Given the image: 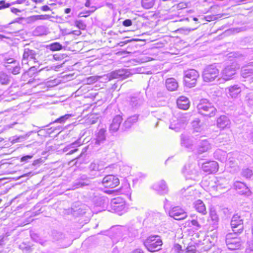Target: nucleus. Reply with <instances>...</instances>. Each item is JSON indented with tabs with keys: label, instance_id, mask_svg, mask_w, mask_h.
<instances>
[{
	"label": "nucleus",
	"instance_id": "f257e3e1",
	"mask_svg": "<svg viewBox=\"0 0 253 253\" xmlns=\"http://www.w3.org/2000/svg\"><path fill=\"white\" fill-rule=\"evenodd\" d=\"M198 113L201 115L208 117H214L217 112L214 106L206 99L201 100L197 105Z\"/></svg>",
	"mask_w": 253,
	"mask_h": 253
},
{
	"label": "nucleus",
	"instance_id": "f03ea898",
	"mask_svg": "<svg viewBox=\"0 0 253 253\" xmlns=\"http://www.w3.org/2000/svg\"><path fill=\"white\" fill-rule=\"evenodd\" d=\"M143 245L148 251L155 252L161 250L163 242L158 236H152L144 240Z\"/></svg>",
	"mask_w": 253,
	"mask_h": 253
},
{
	"label": "nucleus",
	"instance_id": "7ed1b4c3",
	"mask_svg": "<svg viewBox=\"0 0 253 253\" xmlns=\"http://www.w3.org/2000/svg\"><path fill=\"white\" fill-rule=\"evenodd\" d=\"M199 77V74L196 70L189 69L186 71L183 78L184 85L188 87L195 86Z\"/></svg>",
	"mask_w": 253,
	"mask_h": 253
},
{
	"label": "nucleus",
	"instance_id": "20e7f679",
	"mask_svg": "<svg viewBox=\"0 0 253 253\" xmlns=\"http://www.w3.org/2000/svg\"><path fill=\"white\" fill-rule=\"evenodd\" d=\"M219 75V70L214 65H210L206 67L202 74V78L204 82H211L213 81Z\"/></svg>",
	"mask_w": 253,
	"mask_h": 253
},
{
	"label": "nucleus",
	"instance_id": "39448f33",
	"mask_svg": "<svg viewBox=\"0 0 253 253\" xmlns=\"http://www.w3.org/2000/svg\"><path fill=\"white\" fill-rule=\"evenodd\" d=\"M199 166L196 163L189 162L182 169V172L190 176V178H194L199 174Z\"/></svg>",
	"mask_w": 253,
	"mask_h": 253
},
{
	"label": "nucleus",
	"instance_id": "423d86ee",
	"mask_svg": "<svg viewBox=\"0 0 253 253\" xmlns=\"http://www.w3.org/2000/svg\"><path fill=\"white\" fill-rule=\"evenodd\" d=\"M237 234H234L233 236L231 233L226 235V243L227 248L230 250H236L239 249L241 245L240 239L237 238Z\"/></svg>",
	"mask_w": 253,
	"mask_h": 253
},
{
	"label": "nucleus",
	"instance_id": "0eeeda50",
	"mask_svg": "<svg viewBox=\"0 0 253 253\" xmlns=\"http://www.w3.org/2000/svg\"><path fill=\"white\" fill-rule=\"evenodd\" d=\"M243 221L241 217L237 214H234L231 221V226L235 235L241 233L243 230Z\"/></svg>",
	"mask_w": 253,
	"mask_h": 253
},
{
	"label": "nucleus",
	"instance_id": "6e6552de",
	"mask_svg": "<svg viewBox=\"0 0 253 253\" xmlns=\"http://www.w3.org/2000/svg\"><path fill=\"white\" fill-rule=\"evenodd\" d=\"M169 215L177 220L184 219L187 216V213L183 209L179 207H174L171 208L169 212Z\"/></svg>",
	"mask_w": 253,
	"mask_h": 253
},
{
	"label": "nucleus",
	"instance_id": "1a4fd4ad",
	"mask_svg": "<svg viewBox=\"0 0 253 253\" xmlns=\"http://www.w3.org/2000/svg\"><path fill=\"white\" fill-rule=\"evenodd\" d=\"M36 55L37 53L35 51L29 48L25 49L22 60L23 65L29 66L32 60L34 61V62H37Z\"/></svg>",
	"mask_w": 253,
	"mask_h": 253
},
{
	"label": "nucleus",
	"instance_id": "9d476101",
	"mask_svg": "<svg viewBox=\"0 0 253 253\" xmlns=\"http://www.w3.org/2000/svg\"><path fill=\"white\" fill-rule=\"evenodd\" d=\"M111 206L112 210L120 214L126 208L125 201L120 197L115 198L111 200Z\"/></svg>",
	"mask_w": 253,
	"mask_h": 253
},
{
	"label": "nucleus",
	"instance_id": "9b49d317",
	"mask_svg": "<svg viewBox=\"0 0 253 253\" xmlns=\"http://www.w3.org/2000/svg\"><path fill=\"white\" fill-rule=\"evenodd\" d=\"M102 182L105 187L113 188L119 184L120 180L116 176L108 175L103 178Z\"/></svg>",
	"mask_w": 253,
	"mask_h": 253
},
{
	"label": "nucleus",
	"instance_id": "f8f14e48",
	"mask_svg": "<svg viewBox=\"0 0 253 253\" xmlns=\"http://www.w3.org/2000/svg\"><path fill=\"white\" fill-rule=\"evenodd\" d=\"M202 169L209 173H215L218 169V163L214 161H209L202 163Z\"/></svg>",
	"mask_w": 253,
	"mask_h": 253
},
{
	"label": "nucleus",
	"instance_id": "ddd939ff",
	"mask_svg": "<svg viewBox=\"0 0 253 253\" xmlns=\"http://www.w3.org/2000/svg\"><path fill=\"white\" fill-rule=\"evenodd\" d=\"M234 187L237 190H238L239 193L241 195L249 196L251 194L250 189L243 182L236 181L234 183Z\"/></svg>",
	"mask_w": 253,
	"mask_h": 253
},
{
	"label": "nucleus",
	"instance_id": "4468645a",
	"mask_svg": "<svg viewBox=\"0 0 253 253\" xmlns=\"http://www.w3.org/2000/svg\"><path fill=\"white\" fill-rule=\"evenodd\" d=\"M152 188L160 194H165L168 192V186L166 184V182L164 180H161L154 184L152 186Z\"/></svg>",
	"mask_w": 253,
	"mask_h": 253
},
{
	"label": "nucleus",
	"instance_id": "2eb2a0df",
	"mask_svg": "<svg viewBox=\"0 0 253 253\" xmlns=\"http://www.w3.org/2000/svg\"><path fill=\"white\" fill-rule=\"evenodd\" d=\"M177 107L181 110H186L190 107V103L188 98L185 96H180L176 100Z\"/></svg>",
	"mask_w": 253,
	"mask_h": 253
},
{
	"label": "nucleus",
	"instance_id": "dca6fc26",
	"mask_svg": "<svg viewBox=\"0 0 253 253\" xmlns=\"http://www.w3.org/2000/svg\"><path fill=\"white\" fill-rule=\"evenodd\" d=\"M216 125L218 128L223 129L229 128L231 122L230 120L226 116H221L217 119Z\"/></svg>",
	"mask_w": 253,
	"mask_h": 253
},
{
	"label": "nucleus",
	"instance_id": "f3484780",
	"mask_svg": "<svg viewBox=\"0 0 253 253\" xmlns=\"http://www.w3.org/2000/svg\"><path fill=\"white\" fill-rule=\"evenodd\" d=\"M235 74V70L229 67H225L221 72V77L225 81L230 80Z\"/></svg>",
	"mask_w": 253,
	"mask_h": 253
},
{
	"label": "nucleus",
	"instance_id": "a211bd4d",
	"mask_svg": "<svg viewBox=\"0 0 253 253\" xmlns=\"http://www.w3.org/2000/svg\"><path fill=\"white\" fill-rule=\"evenodd\" d=\"M166 86L169 90L172 91L177 89L178 84L174 79L169 78L166 81Z\"/></svg>",
	"mask_w": 253,
	"mask_h": 253
},
{
	"label": "nucleus",
	"instance_id": "6ab92c4d",
	"mask_svg": "<svg viewBox=\"0 0 253 253\" xmlns=\"http://www.w3.org/2000/svg\"><path fill=\"white\" fill-rule=\"evenodd\" d=\"M194 207L199 212L202 213L203 214L207 213L205 205L201 200H198L196 201L194 203Z\"/></svg>",
	"mask_w": 253,
	"mask_h": 253
},
{
	"label": "nucleus",
	"instance_id": "aec40b11",
	"mask_svg": "<svg viewBox=\"0 0 253 253\" xmlns=\"http://www.w3.org/2000/svg\"><path fill=\"white\" fill-rule=\"evenodd\" d=\"M228 91L229 95L232 97H235L241 92V89L238 85H234L229 87Z\"/></svg>",
	"mask_w": 253,
	"mask_h": 253
},
{
	"label": "nucleus",
	"instance_id": "412c9836",
	"mask_svg": "<svg viewBox=\"0 0 253 253\" xmlns=\"http://www.w3.org/2000/svg\"><path fill=\"white\" fill-rule=\"evenodd\" d=\"M181 194L182 196L189 199L190 197H192L194 194V191L193 190L192 187H188L186 189L183 188L180 191Z\"/></svg>",
	"mask_w": 253,
	"mask_h": 253
},
{
	"label": "nucleus",
	"instance_id": "4be33fe9",
	"mask_svg": "<svg viewBox=\"0 0 253 253\" xmlns=\"http://www.w3.org/2000/svg\"><path fill=\"white\" fill-rule=\"evenodd\" d=\"M210 145L207 140L202 141L198 148V153L202 154L207 152L209 149Z\"/></svg>",
	"mask_w": 253,
	"mask_h": 253
},
{
	"label": "nucleus",
	"instance_id": "5701e85b",
	"mask_svg": "<svg viewBox=\"0 0 253 253\" xmlns=\"http://www.w3.org/2000/svg\"><path fill=\"white\" fill-rule=\"evenodd\" d=\"M32 68H31L30 69V71H28V72H25L24 75H23V78H24V81H27V84H32L33 83H34L36 80V79H35L34 78H33L32 79H30L29 80H28V78L29 77H35L36 75L37 74V73L35 72V73H31V70L32 69Z\"/></svg>",
	"mask_w": 253,
	"mask_h": 253
},
{
	"label": "nucleus",
	"instance_id": "b1692460",
	"mask_svg": "<svg viewBox=\"0 0 253 253\" xmlns=\"http://www.w3.org/2000/svg\"><path fill=\"white\" fill-rule=\"evenodd\" d=\"M157 0H141V5L146 9H149L153 7Z\"/></svg>",
	"mask_w": 253,
	"mask_h": 253
},
{
	"label": "nucleus",
	"instance_id": "393cba45",
	"mask_svg": "<svg viewBox=\"0 0 253 253\" xmlns=\"http://www.w3.org/2000/svg\"><path fill=\"white\" fill-rule=\"evenodd\" d=\"M10 82V80L8 75L4 73L0 72V83L1 84H9Z\"/></svg>",
	"mask_w": 253,
	"mask_h": 253
},
{
	"label": "nucleus",
	"instance_id": "a878e982",
	"mask_svg": "<svg viewBox=\"0 0 253 253\" xmlns=\"http://www.w3.org/2000/svg\"><path fill=\"white\" fill-rule=\"evenodd\" d=\"M244 77H247L253 74V65L247 66L243 70L242 73Z\"/></svg>",
	"mask_w": 253,
	"mask_h": 253
},
{
	"label": "nucleus",
	"instance_id": "bb28decb",
	"mask_svg": "<svg viewBox=\"0 0 253 253\" xmlns=\"http://www.w3.org/2000/svg\"><path fill=\"white\" fill-rule=\"evenodd\" d=\"M62 45L59 42H55L49 45V48L52 51H59L62 49Z\"/></svg>",
	"mask_w": 253,
	"mask_h": 253
},
{
	"label": "nucleus",
	"instance_id": "cd10ccee",
	"mask_svg": "<svg viewBox=\"0 0 253 253\" xmlns=\"http://www.w3.org/2000/svg\"><path fill=\"white\" fill-rule=\"evenodd\" d=\"M189 223L188 226L189 227L193 226L194 227V229L196 230H198L201 228V225L199 224L197 219V216L196 217V218H193L192 220H189Z\"/></svg>",
	"mask_w": 253,
	"mask_h": 253
},
{
	"label": "nucleus",
	"instance_id": "c85d7f7f",
	"mask_svg": "<svg viewBox=\"0 0 253 253\" xmlns=\"http://www.w3.org/2000/svg\"><path fill=\"white\" fill-rule=\"evenodd\" d=\"M253 170L249 168H246L242 170V175L247 179L250 178L253 176Z\"/></svg>",
	"mask_w": 253,
	"mask_h": 253
},
{
	"label": "nucleus",
	"instance_id": "c756f323",
	"mask_svg": "<svg viewBox=\"0 0 253 253\" xmlns=\"http://www.w3.org/2000/svg\"><path fill=\"white\" fill-rule=\"evenodd\" d=\"M192 127L194 131L199 132L201 131V125L199 120H195L192 122Z\"/></svg>",
	"mask_w": 253,
	"mask_h": 253
},
{
	"label": "nucleus",
	"instance_id": "7c9ffc66",
	"mask_svg": "<svg viewBox=\"0 0 253 253\" xmlns=\"http://www.w3.org/2000/svg\"><path fill=\"white\" fill-rule=\"evenodd\" d=\"M89 184V183L87 182L86 181L82 182L79 181H76L73 184L72 189L74 190L79 187H82L84 186L88 185Z\"/></svg>",
	"mask_w": 253,
	"mask_h": 253
},
{
	"label": "nucleus",
	"instance_id": "2f4dec72",
	"mask_svg": "<svg viewBox=\"0 0 253 253\" xmlns=\"http://www.w3.org/2000/svg\"><path fill=\"white\" fill-rule=\"evenodd\" d=\"M21 69L20 64L18 62L16 65L12 67L11 69V73L15 75H18L21 72Z\"/></svg>",
	"mask_w": 253,
	"mask_h": 253
},
{
	"label": "nucleus",
	"instance_id": "473e14b6",
	"mask_svg": "<svg viewBox=\"0 0 253 253\" xmlns=\"http://www.w3.org/2000/svg\"><path fill=\"white\" fill-rule=\"evenodd\" d=\"M210 216L211 220L214 222L213 224L214 225H216L218 221L219 218L215 210H211L210 211Z\"/></svg>",
	"mask_w": 253,
	"mask_h": 253
},
{
	"label": "nucleus",
	"instance_id": "72a5a7b5",
	"mask_svg": "<svg viewBox=\"0 0 253 253\" xmlns=\"http://www.w3.org/2000/svg\"><path fill=\"white\" fill-rule=\"evenodd\" d=\"M187 6V3L185 2H180L174 5V7L175 8V9H176L178 10L186 8Z\"/></svg>",
	"mask_w": 253,
	"mask_h": 253
},
{
	"label": "nucleus",
	"instance_id": "f704fd0d",
	"mask_svg": "<svg viewBox=\"0 0 253 253\" xmlns=\"http://www.w3.org/2000/svg\"><path fill=\"white\" fill-rule=\"evenodd\" d=\"M70 116H71V115L66 114L64 116H61L60 118L57 119L56 120H55L54 122L60 123H64L65 122V121L67 120Z\"/></svg>",
	"mask_w": 253,
	"mask_h": 253
},
{
	"label": "nucleus",
	"instance_id": "c9c22d12",
	"mask_svg": "<svg viewBox=\"0 0 253 253\" xmlns=\"http://www.w3.org/2000/svg\"><path fill=\"white\" fill-rule=\"evenodd\" d=\"M76 26L81 30H84L86 28V25L84 22L81 20H77L75 22Z\"/></svg>",
	"mask_w": 253,
	"mask_h": 253
},
{
	"label": "nucleus",
	"instance_id": "e433bc0d",
	"mask_svg": "<svg viewBox=\"0 0 253 253\" xmlns=\"http://www.w3.org/2000/svg\"><path fill=\"white\" fill-rule=\"evenodd\" d=\"M49 16L48 15H36L32 16V18L34 20H42V19H46L49 18Z\"/></svg>",
	"mask_w": 253,
	"mask_h": 253
},
{
	"label": "nucleus",
	"instance_id": "4c0bfd02",
	"mask_svg": "<svg viewBox=\"0 0 253 253\" xmlns=\"http://www.w3.org/2000/svg\"><path fill=\"white\" fill-rule=\"evenodd\" d=\"M196 248L195 246H189L186 248L187 253H195Z\"/></svg>",
	"mask_w": 253,
	"mask_h": 253
},
{
	"label": "nucleus",
	"instance_id": "58836bf2",
	"mask_svg": "<svg viewBox=\"0 0 253 253\" xmlns=\"http://www.w3.org/2000/svg\"><path fill=\"white\" fill-rule=\"evenodd\" d=\"M176 125H179V123L173 122L170 124L169 128L175 131H178L179 129V127L178 126H176Z\"/></svg>",
	"mask_w": 253,
	"mask_h": 253
},
{
	"label": "nucleus",
	"instance_id": "ea45409f",
	"mask_svg": "<svg viewBox=\"0 0 253 253\" xmlns=\"http://www.w3.org/2000/svg\"><path fill=\"white\" fill-rule=\"evenodd\" d=\"M10 6L8 3H5L4 0H0V9L7 8Z\"/></svg>",
	"mask_w": 253,
	"mask_h": 253
},
{
	"label": "nucleus",
	"instance_id": "a19ab883",
	"mask_svg": "<svg viewBox=\"0 0 253 253\" xmlns=\"http://www.w3.org/2000/svg\"><path fill=\"white\" fill-rule=\"evenodd\" d=\"M4 63L6 64H12L16 63V60L13 58H5L4 59Z\"/></svg>",
	"mask_w": 253,
	"mask_h": 253
},
{
	"label": "nucleus",
	"instance_id": "79ce46f5",
	"mask_svg": "<svg viewBox=\"0 0 253 253\" xmlns=\"http://www.w3.org/2000/svg\"><path fill=\"white\" fill-rule=\"evenodd\" d=\"M247 253H253V240L249 243V247L246 249Z\"/></svg>",
	"mask_w": 253,
	"mask_h": 253
},
{
	"label": "nucleus",
	"instance_id": "37998d69",
	"mask_svg": "<svg viewBox=\"0 0 253 253\" xmlns=\"http://www.w3.org/2000/svg\"><path fill=\"white\" fill-rule=\"evenodd\" d=\"M92 12V11H86L85 12H82L79 14V16L80 17H87V16L90 15Z\"/></svg>",
	"mask_w": 253,
	"mask_h": 253
},
{
	"label": "nucleus",
	"instance_id": "c03bdc74",
	"mask_svg": "<svg viewBox=\"0 0 253 253\" xmlns=\"http://www.w3.org/2000/svg\"><path fill=\"white\" fill-rule=\"evenodd\" d=\"M123 25L125 27H129L132 25V21L129 19H126L123 22Z\"/></svg>",
	"mask_w": 253,
	"mask_h": 253
},
{
	"label": "nucleus",
	"instance_id": "a18cd8bd",
	"mask_svg": "<svg viewBox=\"0 0 253 253\" xmlns=\"http://www.w3.org/2000/svg\"><path fill=\"white\" fill-rule=\"evenodd\" d=\"M19 248L23 251L28 252L30 250V247L29 246H26V245L22 244L19 245Z\"/></svg>",
	"mask_w": 253,
	"mask_h": 253
},
{
	"label": "nucleus",
	"instance_id": "49530a36",
	"mask_svg": "<svg viewBox=\"0 0 253 253\" xmlns=\"http://www.w3.org/2000/svg\"><path fill=\"white\" fill-rule=\"evenodd\" d=\"M89 169L91 170H98V165L94 163H92L90 165Z\"/></svg>",
	"mask_w": 253,
	"mask_h": 253
},
{
	"label": "nucleus",
	"instance_id": "de8ad7c7",
	"mask_svg": "<svg viewBox=\"0 0 253 253\" xmlns=\"http://www.w3.org/2000/svg\"><path fill=\"white\" fill-rule=\"evenodd\" d=\"M41 159H36L33 163L32 165L35 167H39L42 163H43V161H41Z\"/></svg>",
	"mask_w": 253,
	"mask_h": 253
},
{
	"label": "nucleus",
	"instance_id": "09e8293b",
	"mask_svg": "<svg viewBox=\"0 0 253 253\" xmlns=\"http://www.w3.org/2000/svg\"><path fill=\"white\" fill-rule=\"evenodd\" d=\"M181 144L184 146L185 147H188V145H186V138L183 136H181Z\"/></svg>",
	"mask_w": 253,
	"mask_h": 253
},
{
	"label": "nucleus",
	"instance_id": "8fccbe9b",
	"mask_svg": "<svg viewBox=\"0 0 253 253\" xmlns=\"http://www.w3.org/2000/svg\"><path fill=\"white\" fill-rule=\"evenodd\" d=\"M120 123L116 124V123L114 120L112 124H111V127L113 128L114 126V128L113 129L115 130H117L118 129L119 126H120Z\"/></svg>",
	"mask_w": 253,
	"mask_h": 253
},
{
	"label": "nucleus",
	"instance_id": "3c124183",
	"mask_svg": "<svg viewBox=\"0 0 253 253\" xmlns=\"http://www.w3.org/2000/svg\"><path fill=\"white\" fill-rule=\"evenodd\" d=\"M0 163H1L0 165V169H3V168L7 167V166H9L10 165V164L6 163V162L1 163V162H0Z\"/></svg>",
	"mask_w": 253,
	"mask_h": 253
},
{
	"label": "nucleus",
	"instance_id": "603ef678",
	"mask_svg": "<svg viewBox=\"0 0 253 253\" xmlns=\"http://www.w3.org/2000/svg\"><path fill=\"white\" fill-rule=\"evenodd\" d=\"M41 10L44 11H48L50 10V7L47 5H44L41 7Z\"/></svg>",
	"mask_w": 253,
	"mask_h": 253
},
{
	"label": "nucleus",
	"instance_id": "864d4df0",
	"mask_svg": "<svg viewBox=\"0 0 253 253\" xmlns=\"http://www.w3.org/2000/svg\"><path fill=\"white\" fill-rule=\"evenodd\" d=\"M137 177L139 179H142L146 177V174L139 172L137 174Z\"/></svg>",
	"mask_w": 253,
	"mask_h": 253
},
{
	"label": "nucleus",
	"instance_id": "5fc2aeb1",
	"mask_svg": "<svg viewBox=\"0 0 253 253\" xmlns=\"http://www.w3.org/2000/svg\"><path fill=\"white\" fill-rule=\"evenodd\" d=\"M132 253H144V252L142 249H136L132 251Z\"/></svg>",
	"mask_w": 253,
	"mask_h": 253
},
{
	"label": "nucleus",
	"instance_id": "6e6d98bb",
	"mask_svg": "<svg viewBox=\"0 0 253 253\" xmlns=\"http://www.w3.org/2000/svg\"><path fill=\"white\" fill-rule=\"evenodd\" d=\"M72 33L74 34V35H77V36H79V35H80L81 34V32L80 30L74 31L72 32Z\"/></svg>",
	"mask_w": 253,
	"mask_h": 253
},
{
	"label": "nucleus",
	"instance_id": "4d7b16f0",
	"mask_svg": "<svg viewBox=\"0 0 253 253\" xmlns=\"http://www.w3.org/2000/svg\"><path fill=\"white\" fill-rule=\"evenodd\" d=\"M61 56L60 55H58V54H54L53 55V58L55 60H59L61 59Z\"/></svg>",
	"mask_w": 253,
	"mask_h": 253
},
{
	"label": "nucleus",
	"instance_id": "13d9d810",
	"mask_svg": "<svg viewBox=\"0 0 253 253\" xmlns=\"http://www.w3.org/2000/svg\"><path fill=\"white\" fill-rule=\"evenodd\" d=\"M71 11V9L70 8H66L64 10V12L66 14L69 13Z\"/></svg>",
	"mask_w": 253,
	"mask_h": 253
},
{
	"label": "nucleus",
	"instance_id": "bf43d9fd",
	"mask_svg": "<svg viewBox=\"0 0 253 253\" xmlns=\"http://www.w3.org/2000/svg\"><path fill=\"white\" fill-rule=\"evenodd\" d=\"M177 250L179 251L181 250V246L179 244H176L175 246Z\"/></svg>",
	"mask_w": 253,
	"mask_h": 253
},
{
	"label": "nucleus",
	"instance_id": "052dcab7",
	"mask_svg": "<svg viewBox=\"0 0 253 253\" xmlns=\"http://www.w3.org/2000/svg\"><path fill=\"white\" fill-rule=\"evenodd\" d=\"M11 11L14 13H16L17 12H19L20 10L17 8H14L11 9Z\"/></svg>",
	"mask_w": 253,
	"mask_h": 253
},
{
	"label": "nucleus",
	"instance_id": "680f3d73",
	"mask_svg": "<svg viewBox=\"0 0 253 253\" xmlns=\"http://www.w3.org/2000/svg\"><path fill=\"white\" fill-rule=\"evenodd\" d=\"M81 179L83 180H86L85 181H86L87 182H88V180L86 179V177L85 176V175H83V176H82L81 177Z\"/></svg>",
	"mask_w": 253,
	"mask_h": 253
},
{
	"label": "nucleus",
	"instance_id": "e2e57ef3",
	"mask_svg": "<svg viewBox=\"0 0 253 253\" xmlns=\"http://www.w3.org/2000/svg\"><path fill=\"white\" fill-rule=\"evenodd\" d=\"M87 80L89 81V80H91L92 81H95V78L92 77H90L89 78H88L87 79Z\"/></svg>",
	"mask_w": 253,
	"mask_h": 253
},
{
	"label": "nucleus",
	"instance_id": "0e129e2a",
	"mask_svg": "<svg viewBox=\"0 0 253 253\" xmlns=\"http://www.w3.org/2000/svg\"><path fill=\"white\" fill-rule=\"evenodd\" d=\"M21 158L24 159V158H31V157L30 156H23Z\"/></svg>",
	"mask_w": 253,
	"mask_h": 253
},
{
	"label": "nucleus",
	"instance_id": "69168bd1",
	"mask_svg": "<svg viewBox=\"0 0 253 253\" xmlns=\"http://www.w3.org/2000/svg\"><path fill=\"white\" fill-rule=\"evenodd\" d=\"M126 169H127V171H130V168L129 167H126Z\"/></svg>",
	"mask_w": 253,
	"mask_h": 253
},
{
	"label": "nucleus",
	"instance_id": "338daca9",
	"mask_svg": "<svg viewBox=\"0 0 253 253\" xmlns=\"http://www.w3.org/2000/svg\"><path fill=\"white\" fill-rule=\"evenodd\" d=\"M191 216L192 218L195 217V216H194V215H191Z\"/></svg>",
	"mask_w": 253,
	"mask_h": 253
},
{
	"label": "nucleus",
	"instance_id": "774afa93",
	"mask_svg": "<svg viewBox=\"0 0 253 253\" xmlns=\"http://www.w3.org/2000/svg\"><path fill=\"white\" fill-rule=\"evenodd\" d=\"M22 161H23L24 160H26V159H21Z\"/></svg>",
	"mask_w": 253,
	"mask_h": 253
}]
</instances>
